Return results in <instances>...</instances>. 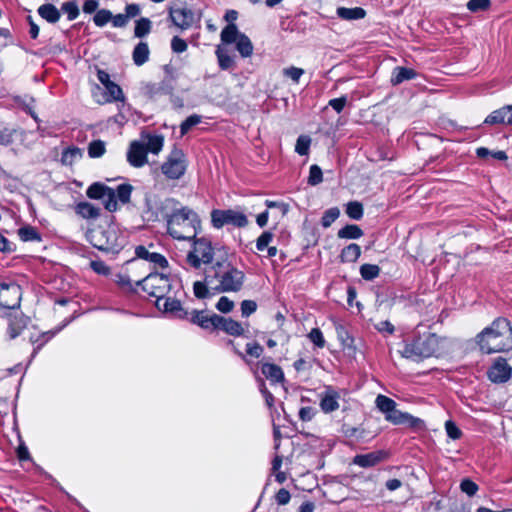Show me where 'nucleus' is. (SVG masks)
Listing matches in <instances>:
<instances>
[{"label":"nucleus","mask_w":512,"mask_h":512,"mask_svg":"<svg viewBox=\"0 0 512 512\" xmlns=\"http://www.w3.org/2000/svg\"><path fill=\"white\" fill-rule=\"evenodd\" d=\"M234 308V302L226 296H221L216 303V309L221 313H229Z\"/></svg>","instance_id":"nucleus-62"},{"label":"nucleus","mask_w":512,"mask_h":512,"mask_svg":"<svg viewBox=\"0 0 512 512\" xmlns=\"http://www.w3.org/2000/svg\"><path fill=\"white\" fill-rule=\"evenodd\" d=\"M223 331L226 334L234 337H239L244 334L242 324L230 317H224L217 314L215 331Z\"/></svg>","instance_id":"nucleus-18"},{"label":"nucleus","mask_w":512,"mask_h":512,"mask_svg":"<svg viewBox=\"0 0 512 512\" xmlns=\"http://www.w3.org/2000/svg\"><path fill=\"white\" fill-rule=\"evenodd\" d=\"M68 322L69 321L65 322L63 325L56 327L53 330L43 332L40 335V337L34 341V344L37 343V347L34 348V355L36 354L37 350L41 349V347L45 345V343L50 341L57 333H59L63 329V327L67 325Z\"/></svg>","instance_id":"nucleus-41"},{"label":"nucleus","mask_w":512,"mask_h":512,"mask_svg":"<svg viewBox=\"0 0 512 512\" xmlns=\"http://www.w3.org/2000/svg\"><path fill=\"white\" fill-rule=\"evenodd\" d=\"M136 285L156 301H162L163 297L167 296L175 286H178L169 276L157 272H151L142 280L137 281Z\"/></svg>","instance_id":"nucleus-7"},{"label":"nucleus","mask_w":512,"mask_h":512,"mask_svg":"<svg viewBox=\"0 0 512 512\" xmlns=\"http://www.w3.org/2000/svg\"><path fill=\"white\" fill-rule=\"evenodd\" d=\"M336 336L344 349H354V338L348 328L341 324H335Z\"/></svg>","instance_id":"nucleus-29"},{"label":"nucleus","mask_w":512,"mask_h":512,"mask_svg":"<svg viewBox=\"0 0 512 512\" xmlns=\"http://www.w3.org/2000/svg\"><path fill=\"white\" fill-rule=\"evenodd\" d=\"M88 239L96 249L112 254L119 253L127 242L126 236L115 225L90 230Z\"/></svg>","instance_id":"nucleus-5"},{"label":"nucleus","mask_w":512,"mask_h":512,"mask_svg":"<svg viewBox=\"0 0 512 512\" xmlns=\"http://www.w3.org/2000/svg\"><path fill=\"white\" fill-rule=\"evenodd\" d=\"M34 482L36 481H43L48 485H55L58 486L57 481L52 477V475L45 472L40 466L34 463Z\"/></svg>","instance_id":"nucleus-51"},{"label":"nucleus","mask_w":512,"mask_h":512,"mask_svg":"<svg viewBox=\"0 0 512 512\" xmlns=\"http://www.w3.org/2000/svg\"><path fill=\"white\" fill-rule=\"evenodd\" d=\"M155 306L159 311L169 314L171 317L181 320L188 317V310L182 306L180 300L176 299V293L173 290L163 297L162 301H155Z\"/></svg>","instance_id":"nucleus-13"},{"label":"nucleus","mask_w":512,"mask_h":512,"mask_svg":"<svg viewBox=\"0 0 512 512\" xmlns=\"http://www.w3.org/2000/svg\"><path fill=\"white\" fill-rule=\"evenodd\" d=\"M169 19L176 27L186 30L194 23V12L186 5H175L169 8Z\"/></svg>","instance_id":"nucleus-14"},{"label":"nucleus","mask_w":512,"mask_h":512,"mask_svg":"<svg viewBox=\"0 0 512 512\" xmlns=\"http://www.w3.org/2000/svg\"><path fill=\"white\" fill-rule=\"evenodd\" d=\"M221 253L215 263L208 269V282L214 284L213 293H237L245 283V273L228 259L226 248L218 250Z\"/></svg>","instance_id":"nucleus-1"},{"label":"nucleus","mask_w":512,"mask_h":512,"mask_svg":"<svg viewBox=\"0 0 512 512\" xmlns=\"http://www.w3.org/2000/svg\"><path fill=\"white\" fill-rule=\"evenodd\" d=\"M106 89V102H117V101H124L125 97L123 94V91L121 87L116 84L115 82H112L111 84H108L105 86Z\"/></svg>","instance_id":"nucleus-37"},{"label":"nucleus","mask_w":512,"mask_h":512,"mask_svg":"<svg viewBox=\"0 0 512 512\" xmlns=\"http://www.w3.org/2000/svg\"><path fill=\"white\" fill-rule=\"evenodd\" d=\"M187 161L184 152L180 148H174L166 161L161 165V171L167 179L178 180L186 172Z\"/></svg>","instance_id":"nucleus-10"},{"label":"nucleus","mask_w":512,"mask_h":512,"mask_svg":"<svg viewBox=\"0 0 512 512\" xmlns=\"http://www.w3.org/2000/svg\"><path fill=\"white\" fill-rule=\"evenodd\" d=\"M38 14L49 23H56L60 18V11L50 3L41 5Z\"/></svg>","instance_id":"nucleus-34"},{"label":"nucleus","mask_w":512,"mask_h":512,"mask_svg":"<svg viewBox=\"0 0 512 512\" xmlns=\"http://www.w3.org/2000/svg\"><path fill=\"white\" fill-rule=\"evenodd\" d=\"M135 256L137 259H142L153 264L154 268L159 267L165 269L168 267V260L164 255L157 252H150L143 245H139L135 248Z\"/></svg>","instance_id":"nucleus-20"},{"label":"nucleus","mask_w":512,"mask_h":512,"mask_svg":"<svg viewBox=\"0 0 512 512\" xmlns=\"http://www.w3.org/2000/svg\"><path fill=\"white\" fill-rule=\"evenodd\" d=\"M61 11L67 15L69 21L75 20L79 16V6L75 0L62 3Z\"/></svg>","instance_id":"nucleus-48"},{"label":"nucleus","mask_w":512,"mask_h":512,"mask_svg":"<svg viewBox=\"0 0 512 512\" xmlns=\"http://www.w3.org/2000/svg\"><path fill=\"white\" fill-rule=\"evenodd\" d=\"M360 275L366 281H372L380 275L381 269L376 264L365 263L360 266Z\"/></svg>","instance_id":"nucleus-40"},{"label":"nucleus","mask_w":512,"mask_h":512,"mask_svg":"<svg viewBox=\"0 0 512 512\" xmlns=\"http://www.w3.org/2000/svg\"><path fill=\"white\" fill-rule=\"evenodd\" d=\"M201 119V116L198 114H192L188 116L180 125L181 136L186 135L192 127L201 123Z\"/></svg>","instance_id":"nucleus-53"},{"label":"nucleus","mask_w":512,"mask_h":512,"mask_svg":"<svg viewBox=\"0 0 512 512\" xmlns=\"http://www.w3.org/2000/svg\"><path fill=\"white\" fill-rule=\"evenodd\" d=\"M490 0H470L467 8L471 12L485 11L490 7Z\"/></svg>","instance_id":"nucleus-60"},{"label":"nucleus","mask_w":512,"mask_h":512,"mask_svg":"<svg viewBox=\"0 0 512 512\" xmlns=\"http://www.w3.org/2000/svg\"><path fill=\"white\" fill-rule=\"evenodd\" d=\"M476 343L486 354L512 349V327L507 318L498 317L476 335Z\"/></svg>","instance_id":"nucleus-3"},{"label":"nucleus","mask_w":512,"mask_h":512,"mask_svg":"<svg viewBox=\"0 0 512 512\" xmlns=\"http://www.w3.org/2000/svg\"><path fill=\"white\" fill-rule=\"evenodd\" d=\"M273 239V233L264 231L256 240V248L258 251L265 250Z\"/></svg>","instance_id":"nucleus-63"},{"label":"nucleus","mask_w":512,"mask_h":512,"mask_svg":"<svg viewBox=\"0 0 512 512\" xmlns=\"http://www.w3.org/2000/svg\"><path fill=\"white\" fill-rule=\"evenodd\" d=\"M115 191V200L120 201L122 204H127L130 202L131 193L133 191V187L131 184L123 183L117 186Z\"/></svg>","instance_id":"nucleus-39"},{"label":"nucleus","mask_w":512,"mask_h":512,"mask_svg":"<svg viewBox=\"0 0 512 512\" xmlns=\"http://www.w3.org/2000/svg\"><path fill=\"white\" fill-rule=\"evenodd\" d=\"M445 431L448 437L451 438L452 440H458L462 437V431L452 420H447L445 422Z\"/></svg>","instance_id":"nucleus-57"},{"label":"nucleus","mask_w":512,"mask_h":512,"mask_svg":"<svg viewBox=\"0 0 512 512\" xmlns=\"http://www.w3.org/2000/svg\"><path fill=\"white\" fill-rule=\"evenodd\" d=\"M21 299L20 286L15 283H0V306L7 309L18 307Z\"/></svg>","instance_id":"nucleus-15"},{"label":"nucleus","mask_w":512,"mask_h":512,"mask_svg":"<svg viewBox=\"0 0 512 512\" xmlns=\"http://www.w3.org/2000/svg\"><path fill=\"white\" fill-rule=\"evenodd\" d=\"M387 458L388 452L384 450H377L367 454L356 455L353 458L352 463L362 468H370L376 466Z\"/></svg>","instance_id":"nucleus-19"},{"label":"nucleus","mask_w":512,"mask_h":512,"mask_svg":"<svg viewBox=\"0 0 512 512\" xmlns=\"http://www.w3.org/2000/svg\"><path fill=\"white\" fill-rule=\"evenodd\" d=\"M261 373L271 384L283 383L285 380L284 372L279 365L261 362Z\"/></svg>","instance_id":"nucleus-23"},{"label":"nucleus","mask_w":512,"mask_h":512,"mask_svg":"<svg viewBox=\"0 0 512 512\" xmlns=\"http://www.w3.org/2000/svg\"><path fill=\"white\" fill-rule=\"evenodd\" d=\"M179 205V201L175 198L167 197L161 199L155 194H146L145 196V213L148 215V219L152 221L164 219L167 224L170 215L174 213Z\"/></svg>","instance_id":"nucleus-8"},{"label":"nucleus","mask_w":512,"mask_h":512,"mask_svg":"<svg viewBox=\"0 0 512 512\" xmlns=\"http://www.w3.org/2000/svg\"><path fill=\"white\" fill-rule=\"evenodd\" d=\"M487 374L493 383H505L512 376V367L505 358L499 357L493 362Z\"/></svg>","instance_id":"nucleus-17"},{"label":"nucleus","mask_w":512,"mask_h":512,"mask_svg":"<svg viewBox=\"0 0 512 512\" xmlns=\"http://www.w3.org/2000/svg\"><path fill=\"white\" fill-rule=\"evenodd\" d=\"M346 214L353 220H360L363 217V205L358 201H351L346 204Z\"/></svg>","instance_id":"nucleus-47"},{"label":"nucleus","mask_w":512,"mask_h":512,"mask_svg":"<svg viewBox=\"0 0 512 512\" xmlns=\"http://www.w3.org/2000/svg\"><path fill=\"white\" fill-rule=\"evenodd\" d=\"M460 489L463 493L467 494L469 497H472L477 493L479 487L471 479L465 478L460 483Z\"/></svg>","instance_id":"nucleus-58"},{"label":"nucleus","mask_w":512,"mask_h":512,"mask_svg":"<svg viewBox=\"0 0 512 512\" xmlns=\"http://www.w3.org/2000/svg\"><path fill=\"white\" fill-rule=\"evenodd\" d=\"M112 13L107 9L98 10L94 17L93 22L97 27H104L107 23L111 22Z\"/></svg>","instance_id":"nucleus-54"},{"label":"nucleus","mask_w":512,"mask_h":512,"mask_svg":"<svg viewBox=\"0 0 512 512\" xmlns=\"http://www.w3.org/2000/svg\"><path fill=\"white\" fill-rule=\"evenodd\" d=\"M215 53L218 59L219 67L222 70H228L234 66V59L228 54L226 50L218 46Z\"/></svg>","instance_id":"nucleus-43"},{"label":"nucleus","mask_w":512,"mask_h":512,"mask_svg":"<svg viewBox=\"0 0 512 512\" xmlns=\"http://www.w3.org/2000/svg\"><path fill=\"white\" fill-rule=\"evenodd\" d=\"M214 284H210L208 282V269L205 272V277L203 281H196L193 284V293L198 299H205L216 295L217 293H213Z\"/></svg>","instance_id":"nucleus-25"},{"label":"nucleus","mask_w":512,"mask_h":512,"mask_svg":"<svg viewBox=\"0 0 512 512\" xmlns=\"http://www.w3.org/2000/svg\"><path fill=\"white\" fill-rule=\"evenodd\" d=\"M105 151V142L100 139L93 140L88 145V155L90 158H99L104 155Z\"/></svg>","instance_id":"nucleus-49"},{"label":"nucleus","mask_w":512,"mask_h":512,"mask_svg":"<svg viewBox=\"0 0 512 512\" xmlns=\"http://www.w3.org/2000/svg\"><path fill=\"white\" fill-rule=\"evenodd\" d=\"M192 250L187 254V263L194 269H199L201 264H210L214 258V248L210 240L205 237L193 239Z\"/></svg>","instance_id":"nucleus-9"},{"label":"nucleus","mask_w":512,"mask_h":512,"mask_svg":"<svg viewBox=\"0 0 512 512\" xmlns=\"http://www.w3.org/2000/svg\"><path fill=\"white\" fill-rule=\"evenodd\" d=\"M339 394L331 388H328L320 401V407L323 412L331 413L339 408Z\"/></svg>","instance_id":"nucleus-24"},{"label":"nucleus","mask_w":512,"mask_h":512,"mask_svg":"<svg viewBox=\"0 0 512 512\" xmlns=\"http://www.w3.org/2000/svg\"><path fill=\"white\" fill-rule=\"evenodd\" d=\"M448 339L435 333H415L404 340L401 356L413 361H420L432 356L439 357L446 352Z\"/></svg>","instance_id":"nucleus-2"},{"label":"nucleus","mask_w":512,"mask_h":512,"mask_svg":"<svg viewBox=\"0 0 512 512\" xmlns=\"http://www.w3.org/2000/svg\"><path fill=\"white\" fill-rule=\"evenodd\" d=\"M337 15L339 18L344 20H359L366 16V11L361 7H339L337 9Z\"/></svg>","instance_id":"nucleus-33"},{"label":"nucleus","mask_w":512,"mask_h":512,"mask_svg":"<svg viewBox=\"0 0 512 512\" xmlns=\"http://www.w3.org/2000/svg\"><path fill=\"white\" fill-rule=\"evenodd\" d=\"M361 255V248L356 243H351L344 247L340 253V260L343 263L356 262Z\"/></svg>","instance_id":"nucleus-31"},{"label":"nucleus","mask_w":512,"mask_h":512,"mask_svg":"<svg viewBox=\"0 0 512 512\" xmlns=\"http://www.w3.org/2000/svg\"><path fill=\"white\" fill-rule=\"evenodd\" d=\"M164 76L159 83H146L142 87L143 95L150 100H157L162 96H172L180 76L179 70L171 65L163 66Z\"/></svg>","instance_id":"nucleus-6"},{"label":"nucleus","mask_w":512,"mask_h":512,"mask_svg":"<svg viewBox=\"0 0 512 512\" xmlns=\"http://www.w3.org/2000/svg\"><path fill=\"white\" fill-rule=\"evenodd\" d=\"M375 405L377 409L387 416L397 406L396 402L385 395L379 394L375 399Z\"/></svg>","instance_id":"nucleus-36"},{"label":"nucleus","mask_w":512,"mask_h":512,"mask_svg":"<svg viewBox=\"0 0 512 512\" xmlns=\"http://www.w3.org/2000/svg\"><path fill=\"white\" fill-rule=\"evenodd\" d=\"M363 230L356 224H347L337 232L340 239H359L363 236Z\"/></svg>","instance_id":"nucleus-35"},{"label":"nucleus","mask_w":512,"mask_h":512,"mask_svg":"<svg viewBox=\"0 0 512 512\" xmlns=\"http://www.w3.org/2000/svg\"><path fill=\"white\" fill-rule=\"evenodd\" d=\"M342 433L344 437L347 438L352 444L364 442L367 439L366 430L361 426L354 427L343 425Z\"/></svg>","instance_id":"nucleus-27"},{"label":"nucleus","mask_w":512,"mask_h":512,"mask_svg":"<svg viewBox=\"0 0 512 512\" xmlns=\"http://www.w3.org/2000/svg\"><path fill=\"white\" fill-rule=\"evenodd\" d=\"M86 195L90 199H102L105 209L109 212H115L118 209L114 189L103 183L95 182L91 184L86 190Z\"/></svg>","instance_id":"nucleus-12"},{"label":"nucleus","mask_w":512,"mask_h":512,"mask_svg":"<svg viewBox=\"0 0 512 512\" xmlns=\"http://www.w3.org/2000/svg\"><path fill=\"white\" fill-rule=\"evenodd\" d=\"M311 145V138L308 135H300L297 138L295 152L301 156L308 155Z\"/></svg>","instance_id":"nucleus-52"},{"label":"nucleus","mask_w":512,"mask_h":512,"mask_svg":"<svg viewBox=\"0 0 512 512\" xmlns=\"http://www.w3.org/2000/svg\"><path fill=\"white\" fill-rule=\"evenodd\" d=\"M118 285L124 289L126 292L130 293H136L137 292V285L136 283L133 284L129 276L126 275H119L117 280Z\"/></svg>","instance_id":"nucleus-61"},{"label":"nucleus","mask_w":512,"mask_h":512,"mask_svg":"<svg viewBox=\"0 0 512 512\" xmlns=\"http://www.w3.org/2000/svg\"><path fill=\"white\" fill-rule=\"evenodd\" d=\"M340 216V210L338 207H332L327 209L321 218V225L323 228H328L335 222Z\"/></svg>","instance_id":"nucleus-50"},{"label":"nucleus","mask_w":512,"mask_h":512,"mask_svg":"<svg viewBox=\"0 0 512 512\" xmlns=\"http://www.w3.org/2000/svg\"><path fill=\"white\" fill-rule=\"evenodd\" d=\"M211 223L216 229H221L225 225L242 228L248 225L247 216L240 211L233 209H214L211 211Z\"/></svg>","instance_id":"nucleus-11"},{"label":"nucleus","mask_w":512,"mask_h":512,"mask_svg":"<svg viewBox=\"0 0 512 512\" xmlns=\"http://www.w3.org/2000/svg\"><path fill=\"white\" fill-rule=\"evenodd\" d=\"M485 124H505L512 125V104L505 105L497 110L491 112L484 120Z\"/></svg>","instance_id":"nucleus-22"},{"label":"nucleus","mask_w":512,"mask_h":512,"mask_svg":"<svg viewBox=\"0 0 512 512\" xmlns=\"http://www.w3.org/2000/svg\"><path fill=\"white\" fill-rule=\"evenodd\" d=\"M164 144L163 136L161 135H151L148 137L146 144L144 145L145 149H147V153L158 154Z\"/></svg>","instance_id":"nucleus-44"},{"label":"nucleus","mask_w":512,"mask_h":512,"mask_svg":"<svg viewBox=\"0 0 512 512\" xmlns=\"http://www.w3.org/2000/svg\"><path fill=\"white\" fill-rule=\"evenodd\" d=\"M240 309L242 317L247 318L257 310V303L254 300H243Z\"/></svg>","instance_id":"nucleus-64"},{"label":"nucleus","mask_w":512,"mask_h":512,"mask_svg":"<svg viewBox=\"0 0 512 512\" xmlns=\"http://www.w3.org/2000/svg\"><path fill=\"white\" fill-rule=\"evenodd\" d=\"M308 338L318 348H323L325 346V339L319 328L311 329L308 334Z\"/></svg>","instance_id":"nucleus-59"},{"label":"nucleus","mask_w":512,"mask_h":512,"mask_svg":"<svg viewBox=\"0 0 512 512\" xmlns=\"http://www.w3.org/2000/svg\"><path fill=\"white\" fill-rule=\"evenodd\" d=\"M243 34L238 30L236 24H227L221 31L220 39L223 44H232L236 43L240 35Z\"/></svg>","instance_id":"nucleus-32"},{"label":"nucleus","mask_w":512,"mask_h":512,"mask_svg":"<svg viewBox=\"0 0 512 512\" xmlns=\"http://www.w3.org/2000/svg\"><path fill=\"white\" fill-rule=\"evenodd\" d=\"M198 214L187 206H177L166 225L167 233L176 240L195 239L200 228Z\"/></svg>","instance_id":"nucleus-4"},{"label":"nucleus","mask_w":512,"mask_h":512,"mask_svg":"<svg viewBox=\"0 0 512 512\" xmlns=\"http://www.w3.org/2000/svg\"><path fill=\"white\" fill-rule=\"evenodd\" d=\"M150 50L146 42H139L133 49L132 59L136 66H142L149 60Z\"/></svg>","instance_id":"nucleus-30"},{"label":"nucleus","mask_w":512,"mask_h":512,"mask_svg":"<svg viewBox=\"0 0 512 512\" xmlns=\"http://www.w3.org/2000/svg\"><path fill=\"white\" fill-rule=\"evenodd\" d=\"M323 181V173L321 168L314 164L310 166L309 176H308V184L311 186H316Z\"/></svg>","instance_id":"nucleus-55"},{"label":"nucleus","mask_w":512,"mask_h":512,"mask_svg":"<svg viewBox=\"0 0 512 512\" xmlns=\"http://www.w3.org/2000/svg\"><path fill=\"white\" fill-rule=\"evenodd\" d=\"M79 157H81V150L78 147L70 146L63 150L61 162L64 165H72Z\"/></svg>","instance_id":"nucleus-46"},{"label":"nucleus","mask_w":512,"mask_h":512,"mask_svg":"<svg viewBox=\"0 0 512 512\" xmlns=\"http://www.w3.org/2000/svg\"><path fill=\"white\" fill-rule=\"evenodd\" d=\"M235 44L237 51L242 57L247 58L252 55L253 44L247 35H240V38L236 41Z\"/></svg>","instance_id":"nucleus-38"},{"label":"nucleus","mask_w":512,"mask_h":512,"mask_svg":"<svg viewBox=\"0 0 512 512\" xmlns=\"http://www.w3.org/2000/svg\"><path fill=\"white\" fill-rule=\"evenodd\" d=\"M282 73L285 77L290 78L295 84H298L305 71L302 68L291 66L284 68Z\"/></svg>","instance_id":"nucleus-56"},{"label":"nucleus","mask_w":512,"mask_h":512,"mask_svg":"<svg viewBox=\"0 0 512 512\" xmlns=\"http://www.w3.org/2000/svg\"><path fill=\"white\" fill-rule=\"evenodd\" d=\"M127 161L133 167L139 168L147 163V149L138 141L131 143L127 152Z\"/></svg>","instance_id":"nucleus-21"},{"label":"nucleus","mask_w":512,"mask_h":512,"mask_svg":"<svg viewBox=\"0 0 512 512\" xmlns=\"http://www.w3.org/2000/svg\"><path fill=\"white\" fill-rule=\"evenodd\" d=\"M216 313H210L207 310H192L188 311V317L183 320H188L190 323L199 326L203 330L214 332L216 324Z\"/></svg>","instance_id":"nucleus-16"},{"label":"nucleus","mask_w":512,"mask_h":512,"mask_svg":"<svg viewBox=\"0 0 512 512\" xmlns=\"http://www.w3.org/2000/svg\"><path fill=\"white\" fill-rule=\"evenodd\" d=\"M100 208L90 202H79L75 206V212L84 219H97L100 216Z\"/></svg>","instance_id":"nucleus-28"},{"label":"nucleus","mask_w":512,"mask_h":512,"mask_svg":"<svg viewBox=\"0 0 512 512\" xmlns=\"http://www.w3.org/2000/svg\"><path fill=\"white\" fill-rule=\"evenodd\" d=\"M416 77L417 72L414 69L397 66L392 71L390 82L393 86H396L404 81L415 79Z\"/></svg>","instance_id":"nucleus-26"},{"label":"nucleus","mask_w":512,"mask_h":512,"mask_svg":"<svg viewBox=\"0 0 512 512\" xmlns=\"http://www.w3.org/2000/svg\"><path fill=\"white\" fill-rule=\"evenodd\" d=\"M414 432L424 431L426 429L425 421L409 413H405L404 424Z\"/></svg>","instance_id":"nucleus-45"},{"label":"nucleus","mask_w":512,"mask_h":512,"mask_svg":"<svg viewBox=\"0 0 512 512\" xmlns=\"http://www.w3.org/2000/svg\"><path fill=\"white\" fill-rule=\"evenodd\" d=\"M152 28V22L150 19L142 17L135 23L134 35L137 38H143L148 35Z\"/></svg>","instance_id":"nucleus-42"}]
</instances>
